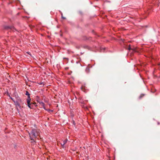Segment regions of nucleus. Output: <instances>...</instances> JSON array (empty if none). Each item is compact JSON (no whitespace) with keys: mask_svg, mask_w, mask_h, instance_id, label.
Returning <instances> with one entry per match:
<instances>
[{"mask_svg":"<svg viewBox=\"0 0 160 160\" xmlns=\"http://www.w3.org/2000/svg\"><path fill=\"white\" fill-rule=\"evenodd\" d=\"M37 129H33L31 133H29L30 138L32 140L34 141V139L37 138V136L39 134V132Z\"/></svg>","mask_w":160,"mask_h":160,"instance_id":"nucleus-1","label":"nucleus"},{"mask_svg":"<svg viewBox=\"0 0 160 160\" xmlns=\"http://www.w3.org/2000/svg\"><path fill=\"white\" fill-rule=\"evenodd\" d=\"M10 98L14 102L17 108L18 107L19 108H21V107H20V103H21V102L22 100L19 98L16 101H15L13 99V98L11 97H10Z\"/></svg>","mask_w":160,"mask_h":160,"instance_id":"nucleus-2","label":"nucleus"},{"mask_svg":"<svg viewBox=\"0 0 160 160\" xmlns=\"http://www.w3.org/2000/svg\"><path fill=\"white\" fill-rule=\"evenodd\" d=\"M67 141H68V139H66L64 140H62V142H61V144L63 148H64V145L67 142Z\"/></svg>","mask_w":160,"mask_h":160,"instance_id":"nucleus-3","label":"nucleus"},{"mask_svg":"<svg viewBox=\"0 0 160 160\" xmlns=\"http://www.w3.org/2000/svg\"><path fill=\"white\" fill-rule=\"evenodd\" d=\"M28 97V98L27 99V102L28 103V106L29 107V108H31L30 106V104L31 99L30 98V97L29 96Z\"/></svg>","mask_w":160,"mask_h":160,"instance_id":"nucleus-4","label":"nucleus"},{"mask_svg":"<svg viewBox=\"0 0 160 160\" xmlns=\"http://www.w3.org/2000/svg\"><path fill=\"white\" fill-rule=\"evenodd\" d=\"M39 103L41 106H42L44 109H46L44 104L43 102H39Z\"/></svg>","mask_w":160,"mask_h":160,"instance_id":"nucleus-5","label":"nucleus"},{"mask_svg":"<svg viewBox=\"0 0 160 160\" xmlns=\"http://www.w3.org/2000/svg\"><path fill=\"white\" fill-rule=\"evenodd\" d=\"M26 95H28V97L29 96L30 97V95L29 94V93L28 92V91H27L26 92Z\"/></svg>","mask_w":160,"mask_h":160,"instance_id":"nucleus-6","label":"nucleus"},{"mask_svg":"<svg viewBox=\"0 0 160 160\" xmlns=\"http://www.w3.org/2000/svg\"><path fill=\"white\" fill-rule=\"evenodd\" d=\"M62 18L63 19H64L65 18H64V17H63V16H62Z\"/></svg>","mask_w":160,"mask_h":160,"instance_id":"nucleus-7","label":"nucleus"},{"mask_svg":"<svg viewBox=\"0 0 160 160\" xmlns=\"http://www.w3.org/2000/svg\"><path fill=\"white\" fill-rule=\"evenodd\" d=\"M128 49L129 50H130V49H131V48L129 47L128 48Z\"/></svg>","mask_w":160,"mask_h":160,"instance_id":"nucleus-8","label":"nucleus"},{"mask_svg":"<svg viewBox=\"0 0 160 160\" xmlns=\"http://www.w3.org/2000/svg\"><path fill=\"white\" fill-rule=\"evenodd\" d=\"M46 110L48 111H50V109H45Z\"/></svg>","mask_w":160,"mask_h":160,"instance_id":"nucleus-9","label":"nucleus"}]
</instances>
